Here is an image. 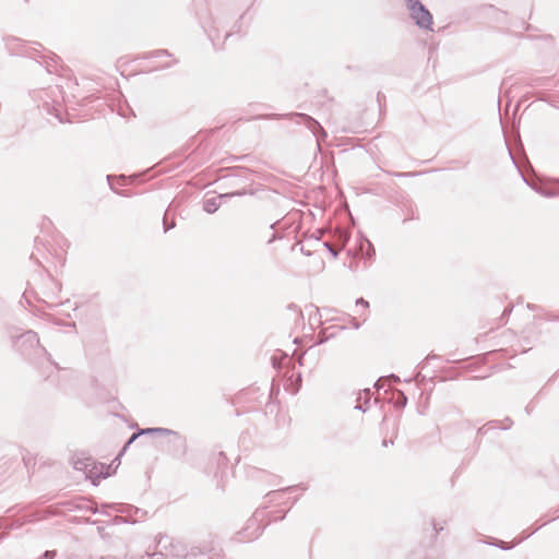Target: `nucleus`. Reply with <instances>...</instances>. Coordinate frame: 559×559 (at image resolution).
<instances>
[{"instance_id":"f257e3e1","label":"nucleus","mask_w":559,"mask_h":559,"mask_svg":"<svg viewBox=\"0 0 559 559\" xmlns=\"http://www.w3.org/2000/svg\"><path fill=\"white\" fill-rule=\"evenodd\" d=\"M140 435H155L157 445H168V450L171 451H186L187 441L186 438L176 431L165 428H147L141 430L139 433H133L128 442L122 447L118 454H124L127 448L140 436Z\"/></svg>"},{"instance_id":"9b49d317","label":"nucleus","mask_w":559,"mask_h":559,"mask_svg":"<svg viewBox=\"0 0 559 559\" xmlns=\"http://www.w3.org/2000/svg\"><path fill=\"white\" fill-rule=\"evenodd\" d=\"M357 307H362L364 309H367L369 307V302L365 300L364 298H359L356 301Z\"/></svg>"},{"instance_id":"ddd939ff","label":"nucleus","mask_w":559,"mask_h":559,"mask_svg":"<svg viewBox=\"0 0 559 559\" xmlns=\"http://www.w3.org/2000/svg\"><path fill=\"white\" fill-rule=\"evenodd\" d=\"M537 192L543 194V195H545V197H552L554 195L552 192L546 191V190H543V189H538Z\"/></svg>"},{"instance_id":"f03ea898","label":"nucleus","mask_w":559,"mask_h":559,"mask_svg":"<svg viewBox=\"0 0 559 559\" xmlns=\"http://www.w3.org/2000/svg\"><path fill=\"white\" fill-rule=\"evenodd\" d=\"M36 98L41 102L43 107L47 110L48 114L53 115L59 122L64 121L61 114L66 99L59 84L49 86L48 90L38 91Z\"/></svg>"},{"instance_id":"20e7f679","label":"nucleus","mask_w":559,"mask_h":559,"mask_svg":"<svg viewBox=\"0 0 559 559\" xmlns=\"http://www.w3.org/2000/svg\"><path fill=\"white\" fill-rule=\"evenodd\" d=\"M15 347L21 353H26L27 348H36L37 350L45 352V348L40 347L39 338L34 331H27L24 334L20 335L15 343Z\"/></svg>"},{"instance_id":"1a4fd4ad","label":"nucleus","mask_w":559,"mask_h":559,"mask_svg":"<svg viewBox=\"0 0 559 559\" xmlns=\"http://www.w3.org/2000/svg\"><path fill=\"white\" fill-rule=\"evenodd\" d=\"M360 250H361L362 254H365L368 259H371L372 255L374 254L373 246L367 239L360 245Z\"/></svg>"},{"instance_id":"2eb2a0df","label":"nucleus","mask_w":559,"mask_h":559,"mask_svg":"<svg viewBox=\"0 0 559 559\" xmlns=\"http://www.w3.org/2000/svg\"><path fill=\"white\" fill-rule=\"evenodd\" d=\"M300 251L306 254V255H310V251L306 250L305 247L301 245L300 247Z\"/></svg>"},{"instance_id":"f3484780","label":"nucleus","mask_w":559,"mask_h":559,"mask_svg":"<svg viewBox=\"0 0 559 559\" xmlns=\"http://www.w3.org/2000/svg\"><path fill=\"white\" fill-rule=\"evenodd\" d=\"M390 379H392L393 381L397 382L400 381L399 377L394 376V374H391L390 376Z\"/></svg>"},{"instance_id":"6ab92c4d","label":"nucleus","mask_w":559,"mask_h":559,"mask_svg":"<svg viewBox=\"0 0 559 559\" xmlns=\"http://www.w3.org/2000/svg\"><path fill=\"white\" fill-rule=\"evenodd\" d=\"M369 393H370V391H369V390H366V391H365V394H366V395H369Z\"/></svg>"},{"instance_id":"423d86ee","label":"nucleus","mask_w":559,"mask_h":559,"mask_svg":"<svg viewBox=\"0 0 559 559\" xmlns=\"http://www.w3.org/2000/svg\"><path fill=\"white\" fill-rule=\"evenodd\" d=\"M229 194L219 195L217 198H210L203 202V210L209 213H215L221 206V199L228 197Z\"/></svg>"},{"instance_id":"6e6552de","label":"nucleus","mask_w":559,"mask_h":559,"mask_svg":"<svg viewBox=\"0 0 559 559\" xmlns=\"http://www.w3.org/2000/svg\"><path fill=\"white\" fill-rule=\"evenodd\" d=\"M301 118H304L306 121H307V126L308 128L313 132V134L316 136H318V133L320 132L323 136L326 135L325 131L323 130V128L320 126V123L318 121H316L314 119H312L311 117H308L306 115H299Z\"/></svg>"},{"instance_id":"dca6fc26","label":"nucleus","mask_w":559,"mask_h":559,"mask_svg":"<svg viewBox=\"0 0 559 559\" xmlns=\"http://www.w3.org/2000/svg\"><path fill=\"white\" fill-rule=\"evenodd\" d=\"M356 408L362 412H366L368 409V407H364L362 405H357Z\"/></svg>"},{"instance_id":"39448f33","label":"nucleus","mask_w":559,"mask_h":559,"mask_svg":"<svg viewBox=\"0 0 559 559\" xmlns=\"http://www.w3.org/2000/svg\"><path fill=\"white\" fill-rule=\"evenodd\" d=\"M32 50H33L32 52L27 51V55L29 57L36 59L39 63H45L47 71L51 72L52 71L51 66L48 63L46 58H49L53 63H56L57 59H58L57 56L52 52H49L48 56L40 55V51L36 47H32Z\"/></svg>"},{"instance_id":"a211bd4d","label":"nucleus","mask_w":559,"mask_h":559,"mask_svg":"<svg viewBox=\"0 0 559 559\" xmlns=\"http://www.w3.org/2000/svg\"><path fill=\"white\" fill-rule=\"evenodd\" d=\"M165 67H169V63L156 66V68H165Z\"/></svg>"},{"instance_id":"f8f14e48","label":"nucleus","mask_w":559,"mask_h":559,"mask_svg":"<svg viewBox=\"0 0 559 559\" xmlns=\"http://www.w3.org/2000/svg\"><path fill=\"white\" fill-rule=\"evenodd\" d=\"M322 246L325 247L334 258L337 257V251L329 242H323Z\"/></svg>"},{"instance_id":"7ed1b4c3","label":"nucleus","mask_w":559,"mask_h":559,"mask_svg":"<svg viewBox=\"0 0 559 559\" xmlns=\"http://www.w3.org/2000/svg\"><path fill=\"white\" fill-rule=\"evenodd\" d=\"M407 9L417 26L431 29L432 15L419 0H406Z\"/></svg>"},{"instance_id":"9d476101","label":"nucleus","mask_w":559,"mask_h":559,"mask_svg":"<svg viewBox=\"0 0 559 559\" xmlns=\"http://www.w3.org/2000/svg\"><path fill=\"white\" fill-rule=\"evenodd\" d=\"M167 217H168V212L165 213L164 215V228H165V231L169 230L170 228H174L175 227V223L171 222V224H167Z\"/></svg>"},{"instance_id":"4468645a","label":"nucleus","mask_w":559,"mask_h":559,"mask_svg":"<svg viewBox=\"0 0 559 559\" xmlns=\"http://www.w3.org/2000/svg\"><path fill=\"white\" fill-rule=\"evenodd\" d=\"M163 56H168L167 51L165 50H159V51H156L154 53V57H163Z\"/></svg>"},{"instance_id":"0eeeda50","label":"nucleus","mask_w":559,"mask_h":559,"mask_svg":"<svg viewBox=\"0 0 559 559\" xmlns=\"http://www.w3.org/2000/svg\"><path fill=\"white\" fill-rule=\"evenodd\" d=\"M511 421L509 419H506V421L503 423H500V421H497V420H493V421H489L488 424L484 425L479 431L480 432H488L489 430L491 429H497V428H500V429H509L511 427Z\"/></svg>"}]
</instances>
